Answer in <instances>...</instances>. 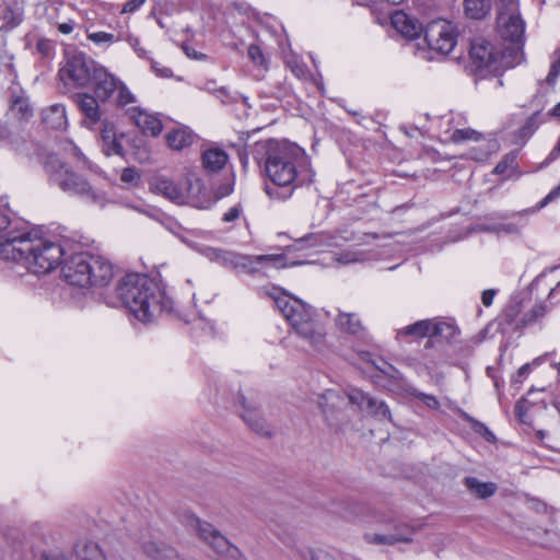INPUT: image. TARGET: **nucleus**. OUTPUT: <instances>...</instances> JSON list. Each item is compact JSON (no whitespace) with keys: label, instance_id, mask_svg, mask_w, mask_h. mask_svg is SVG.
<instances>
[{"label":"nucleus","instance_id":"58836bf2","mask_svg":"<svg viewBox=\"0 0 560 560\" xmlns=\"http://www.w3.org/2000/svg\"><path fill=\"white\" fill-rule=\"evenodd\" d=\"M347 397L349 402L357 406L360 410H364L368 405V400L372 398L359 388H349Z\"/></svg>","mask_w":560,"mask_h":560},{"label":"nucleus","instance_id":"1a4fd4ad","mask_svg":"<svg viewBox=\"0 0 560 560\" xmlns=\"http://www.w3.org/2000/svg\"><path fill=\"white\" fill-rule=\"evenodd\" d=\"M92 261L95 262V259L90 253H71L65 258L61 269L65 280L71 285L88 288L91 284Z\"/></svg>","mask_w":560,"mask_h":560},{"label":"nucleus","instance_id":"8fccbe9b","mask_svg":"<svg viewBox=\"0 0 560 560\" xmlns=\"http://www.w3.org/2000/svg\"><path fill=\"white\" fill-rule=\"evenodd\" d=\"M36 50L44 57H49L54 51V46L49 39L39 38L36 43Z\"/></svg>","mask_w":560,"mask_h":560},{"label":"nucleus","instance_id":"13d9d810","mask_svg":"<svg viewBox=\"0 0 560 560\" xmlns=\"http://www.w3.org/2000/svg\"><path fill=\"white\" fill-rule=\"evenodd\" d=\"M560 196V184L558 186H556L539 203H538V208H544L546 207L549 201L558 198Z\"/></svg>","mask_w":560,"mask_h":560},{"label":"nucleus","instance_id":"680f3d73","mask_svg":"<svg viewBox=\"0 0 560 560\" xmlns=\"http://www.w3.org/2000/svg\"><path fill=\"white\" fill-rule=\"evenodd\" d=\"M495 294H497V290H494V289L485 290L481 294L482 304L487 307L490 306L493 302Z\"/></svg>","mask_w":560,"mask_h":560},{"label":"nucleus","instance_id":"393cba45","mask_svg":"<svg viewBox=\"0 0 560 560\" xmlns=\"http://www.w3.org/2000/svg\"><path fill=\"white\" fill-rule=\"evenodd\" d=\"M202 166L210 173H218L229 161L228 153L219 148L207 149L201 156Z\"/></svg>","mask_w":560,"mask_h":560},{"label":"nucleus","instance_id":"ea45409f","mask_svg":"<svg viewBox=\"0 0 560 560\" xmlns=\"http://www.w3.org/2000/svg\"><path fill=\"white\" fill-rule=\"evenodd\" d=\"M538 127V113L528 116L518 129L517 133L521 139L529 138Z\"/></svg>","mask_w":560,"mask_h":560},{"label":"nucleus","instance_id":"f704fd0d","mask_svg":"<svg viewBox=\"0 0 560 560\" xmlns=\"http://www.w3.org/2000/svg\"><path fill=\"white\" fill-rule=\"evenodd\" d=\"M521 312L520 303H513L502 311L500 316L498 317V324L499 327L503 332L506 331V325H512L517 317L518 313Z\"/></svg>","mask_w":560,"mask_h":560},{"label":"nucleus","instance_id":"9d476101","mask_svg":"<svg viewBox=\"0 0 560 560\" xmlns=\"http://www.w3.org/2000/svg\"><path fill=\"white\" fill-rule=\"evenodd\" d=\"M231 267L235 270H241L245 273L253 275L259 271V267L265 264H272L277 267H293L305 264L303 260H294L287 261V256L284 254H276V255H243V254H233Z\"/></svg>","mask_w":560,"mask_h":560},{"label":"nucleus","instance_id":"ddd939ff","mask_svg":"<svg viewBox=\"0 0 560 560\" xmlns=\"http://www.w3.org/2000/svg\"><path fill=\"white\" fill-rule=\"evenodd\" d=\"M196 526L199 537L208 542L218 553H226L234 560H246L240 549L233 546L211 524L197 520Z\"/></svg>","mask_w":560,"mask_h":560},{"label":"nucleus","instance_id":"37998d69","mask_svg":"<svg viewBox=\"0 0 560 560\" xmlns=\"http://www.w3.org/2000/svg\"><path fill=\"white\" fill-rule=\"evenodd\" d=\"M89 39H91L95 44H112L118 40V37H116L112 33L106 32H95L89 34Z\"/></svg>","mask_w":560,"mask_h":560},{"label":"nucleus","instance_id":"338daca9","mask_svg":"<svg viewBox=\"0 0 560 560\" xmlns=\"http://www.w3.org/2000/svg\"><path fill=\"white\" fill-rule=\"evenodd\" d=\"M57 27L60 33L68 35L70 33H72V31L74 28V23L72 21L63 22V23L58 24Z\"/></svg>","mask_w":560,"mask_h":560},{"label":"nucleus","instance_id":"e433bc0d","mask_svg":"<svg viewBox=\"0 0 560 560\" xmlns=\"http://www.w3.org/2000/svg\"><path fill=\"white\" fill-rule=\"evenodd\" d=\"M548 306L544 303L534 305L533 308L521 319V326H527L540 320L548 313Z\"/></svg>","mask_w":560,"mask_h":560},{"label":"nucleus","instance_id":"2f4dec72","mask_svg":"<svg viewBox=\"0 0 560 560\" xmlns=\"http://www.w3.org/2000/svg\"><path fill=\"white\" fill-rule=\"evenodd\" d=\"M517 168V151L506 153L501 161L495 165L493 173L511 177Z\"/></svg>","mask_w":560,"mask_h":560},{"label":"nucleus","instance_id":"052dcab7","mask_svg":"<svg viewBox=\"0 0 560 560\" xmlns=\"http://www.w3.org/2000/svg\"><path fill=\"white\" fill-rule=\"evenodd\" d=\"M145 0H128L122 7V13H132L140 8Z\"/></svg>","mask_w":560,"mask_h":560},{"label":"nucleus","instance_id":"09e8293b","mask_svg":"<svg viewBox=\"0 0 560 560\" xmlns=\"http://www.w3.org/2000/svg\"><path fill=\"white\" fill-rule=\"evenodd\" d=\"M559 77H560V56L551 62L550 70L546 77L547 84L553 85Z\"/></svg>","mask_w":560,"mask_h":560},{"label":"nucleus","instance_id":"9b49d317","mask_svg":"<svg viewBox=\"0 0 560 560\" xmlns=\"http://www.w3.org/2000/svg\"><path fill=\"white\" fill-rule=\"evenodd\" d=\"M498 27L501 37L514 44H522L525 33V22L521 18L518 7L501 9L498 16Z\"/></svg>","mask_w":560,"mask_h":560},{"label":"nucleus","instance_id":"774afa93","mask_svg":"<svg viewBox=\"0 0 560 560\" xmlns=\"http://www.w3.org/2000/svg\"><path fill=\"white\" fill-rule=\"evenodd\" d=\"M130 44L133 47L135 51L138 54L139 57L144 58L147 55V51L139 46V39L138 38H130Z\"/></svg>","mask_w":560,"mask_h":560},{"label":"nucleus","instance_id":"473e14b6","mask_svg":"<svg viewBox=\"0 0 560 560\" xmlns=\"http://www.w3.org/2000/svg\"><path fill=\"white\" fill-rule=\"evenodd\" d=\"M166 141L170 148L174 150H182L191 144L192 137L186 130L176 129L167 133Z\"/></svg>","mask_w":560,"mask_h":560},{"label":"nucleus","instance_id":"4be33fe9","mask_svg":"<svg viewBox=\"0 0 560 560\" xmlns=\"http://www.w3.org/2000/svg\"><path fill=\"white\" fill-rule=\"evenodd\" d=\"M95 262L92 261L91 284L89 287H105L114 277L113 265L101 256L94 255Z\"/></svg>","mask_w":560,"mask_h":560},{"label":"nucleus","instance_id":"20e7f679","mask_svg":"<svg viewBox=\"0 0 560 560\" xmlns=\"http://www.w3.org/2000/svg\"><path fill=\"white\" fill-rule=\"evenodd\" d=\"M275 305L290 323L296 335L306 340L311 347L317 351L325 347V329L314 320V311L310 305L285 294L277 296Z\"/></svg>","mask_w":560,"mask_h":560},{"label":"nucleus","instance_id":"2eb2a0df","mask_svg":"<svg viewBox=\"0 0 560 560\" xmlns=\"http://www.w3.org/2000/svg\"><path fill=\"white\" fill-rule=\"evenodd\" d=\"M120 80L100 65L90 84L93 85L94 96L102 102L108 101L119 88Z\"/></svg>","mask_w":560,"mask_h":560},{"label":"nucleus","instance_id":"4c0bfd02","mask_svg":"<svg viewBox=\"0 0 560 560\" xmlns=\"http://www.w3.org/2000/svg\"><path fill=\"white\" fill-rule=\"evenodd\" d=\"M481 138L482 135L471 128L456 129L451 136L452 141L455 143H460L467 140L479 141Z\"/></svg>","mask_w":560,"mask_h":560},{"label":"nucleus","instance_id":"c9c22d12","mask_svg":"<svg viewBox=\"0 0 560 560\" xmlns=\"http://www.w3.org/2000/svg\"><path fill=\"white\" fill-rule=\"evenodd\" d=\"M247 56L255 67H257L264 71L268 70V68H269L268 60L259 45L250 44L247 48Z\"/></svg>","mask_w":560,"mask_h":560},{"label":"nucleus","instance_id":"3c124183","mask_svg":"<svg viewBox=\"0 0 560 560\" xmlns=\"http://www.w3.org/2000/svg\"><path fill=\"white\" fill-rule=\"evenodd\" d=\"M11 224H12V220L5 214V212H0V234L3 233L1 235L2 241H0V243L4 242L7 233L10 232L9 228L11 226ZM11 231H21V230L20 229H11Z\"/></svg>","mask_w":560,"mask_h":560},{"label":"nucleus","instance_id":"603ef678","mask_svg":"<svg viewBox=\"0 0 560 560\" xmlns=\"http://www.w3.org/2000/svg\"><path fill=\"white\" fill-rule=\"evenodd\" d=\"M314 236H315L314 234H307L305 236H302V237L298 238L293 245L287 246L285 250L288 253L301 250V249L305 248V244L308 243L311 240H313Z\"/></svg>","mask_w":560,"mask_h":560},{"label":"nucleus","instance_id":"e2e57ef3","mask_svg":"<svg viewBox=\"0 0 560 560\" xmlns=\"http://www.w3.org/2000/svg\"><path fill=\"white\" fill-rule=\"evenodd\" d=\"M532 370V365L529 363H526L522 365L516 373V377L514 378V382H522L524 377L528 375V373Z\"/></svg>","mask_w":560,"mask_h":560},{"label":"nucleus","instance_id":"4d7b16f0","mask_svg":"<svg viewBox=\"0 0 560 560\" xmlns=\"http://www.w3.org/2000/svg\"><path fill=\"white\" fill-rule=\"evenodd\" d=\"M151 68L156 73V75L162 78H170L172 77V70L166 67H160L159 62L151 61Z\"/></svg>","mask_w":560,"mask_h":560},{"label":"nucleus","instance_id":"dca6fc26","mask_svg":"<svg viewBox=\"0 0 560 560\" xmlns=\"http://www.w3.org/2000/svg\"><path fill=\"white\" fill-rule=\"evenodd\" d=\"M126 116L140 129L144 135L156 137L163 129L162 121L154 115L149 114L138 106L126 109Z\"/></svg>","mask_w":560,"mask_h":560},{"label":"nucleus","instance_id":"de8ad7c7","mask_svg":"<svg viewBox=\"0 0 560 560\" xmlns=\"http://www.w3.org/2000/svg\"><path fill=\"white\" fill-rule=\"evenodd\" d=\"M527 402H528V399L524 398L523 400L516 402L515 409H514L515 416L524 424L529 423V418L527 416V407H526Z\"/></svg>","mask_w":560,"mask_h":560},{"label":"nucleus","instance_id":"bb28decb","mask_svg":"<svg viewBox=\"0 0 560 560\" xmlns=\"http://www.w3.org/2000/svg\"><path fill=\"white\" fill-rule=\"evenodd\" d=\"M459 332L453 323L431 319V342L434 340L450 342Z\"/></svg>","mask_w":560,"mask_h":560},{"label":"nucleus","instance_id":"a19ab883","mask_svg":"<svg viewBox=\"0 0 560 560\" xmlns=\"http://www.w3.org/2000/svg\"><path fill=\"white\" fill-rule=\"evenodd\" d=\"M11 109L20 114L21 118L27 119L32 116V108L28 104V101L23 96L13 97Z\"/></svg>","mask_w":560,"mask_h":560},{"label":"nucleus","instance_id":"412c9836","mask_svg":"<svg viewBox=\"0 0 560 560\" xmlns=\"http://www.w3.org/2000/svg\"><path fill=\"white\" fill-rule=\"evenodd\" d=\"M405 533L366 534L365 540L373 545H395L397 542H411L413 534L420 528L411 525H402Z\"/></svg>","mask_w":560,"mask_h":560},{"label":"nucleus","instance_id":"7c9ffc66","mask_svg":"<svg viewBox=\"0 0 560 560\" xmlns=\"http://www.w3.org/2000/svg\"><path fill=\"white\" fill-rule=\"evenodd\" d=\"M465 13L474 20L483 19L491 9L489 0H464Z\"/></svg>","mask_w":560,"mask_h":560},{"label":"nucleus","instance_id":"cd10ccee","mask_svg":"<svg viewBox=\"0 0 560 560\" xmlns=\"http://www.w3.org/2000/svg\"><path fill=\"white\" fill-rule=\"evenodd\" d=\"M466 488L476 494L479 499H487L497 492V485L494 482H481L476 477H466L464 479Z\"/></svg>","mask_w":560,"mask_h":560},{"label":"nucleus","instance_id":"864d4df0","mask_svg":"<svg viewBox=\"0 0 560 560\" xmlns=\"http://www.w3.org/2000/svg\"><path fill=\"white\" fill-rule=\"evenodd\" d=\"M416 397L423 401L425 406H428L431 409H439L440 402L438 398L433 395L424 394V393H417Z\"/></svg>","mask_w":560,"mask_h":560},{"label":"nucleus","instance_id":"0e129e2a","mask_svg":"<svg viewBox=\"0 0 560 560\" xmlns=\"http://www.w3.org/2000/svg\"><path fill=\"white\" fill-rule=\"evenodd\" d=\"M73 152H74V155L79 159V160H82L83 162V165L91 170V171H94V165L83 155V153L81 152V150L78 148V147H74L73 148Z\"/></svg>","mask_w":560,"mask_h":560},{"label":"nucleus","instance_id":"69168bd1","mask_svg":"<svg viewBox=\"0 0 560 560\" xmlns=\"http://www.w3.org/2000/svg\"><path fill=\"white\" fill-rule=\"evenodd\" d=\"M312 560H336L331 555L325 550H316L312 553Z\"/></svg>","mask_w":560,"mask_h":560},{"label":"nucleus","instance_id":"f3484780","mask_svg":"<svg viewBox=\"0 0 560 560\" xmlns=\"http://www.w3.org/2000/svg\"><path fill=\"white\" fill-rule=\"evenodd\" d=\"M77 105L83 116L82 124L93 129L102 121V113L98 105V98L89 93H80L75 96Z\"/></svg>","mask_w":560,"mask_h":560},{"label":"nucleus","instance_id":"7ed1b4c3","mask_svg":"<svg viewBox=\"0 0 560 560\" xmlns=\"http://www.w3.org/2000/svg\"><path fill=\"white\" fill-rule=\"evenodd\" d=\"M121 305L138 320L150 323L167 307L164 292L144 275L128 273L116 287Z\"/></svg>","mask_w":560,"mask_h":560},{"label":"nucleus","instance_id":"5701e85b","mask_svg":"<svg viewBox=\"0 0 560 560\" xmlns=\"http://www.w3.org/2000/svg\"><path fill=\"white\" fill-rule=\"evenodd\" d=\"M151 189L177 206H185L186 197H184V190L173 180L164 177L156 178L155 182L151 185Z\"/></svg>","mask_w":560,"mask_h":560},{"label":"nucleus","instance_id":"6e6d98bb","mask_svg":"<svg viewBox=\"0 0 560 560\" xmlns=\"http://www.w3.org/2000/svg\"><path fill=\"white\" fill-rule=\"evenodd\" d=\"M233 191V183H224L220 185L213 196L215 200L222 199L223 197L229 196Z\"/></svg>","mask_w":560,"mask_h":560},{"label":"nucleus","instance_id":"4468645a","mask_svg":"<svg viewBox=\"0 0 560 560\" xmlns=\"http://www.w3.org/2000/svg\"><path fill=\"white\" fill-rule=\"evenodd\" d=\"M236 399L243 408L241 417L248 428L261 436L270 438L272 435L270 425L260 415L259 407L255 398L252 395L246 396L243 393H238Z\"/></svg>","mask_w":560,"mask_h":560},{"label":"nucleus","instance_id":"79ce46f5","mask_svg":"<svg viewBox=\"0 0 560 560\" xmlns=\"http://www.w3.org/2000/svg\"><path fill=\"white\" fill-rule=\"evenodd\" d=\"M116 91L118 92V95L116 98V105L118 107H125L128 104L136 102L135 95L129 91V89L126 86V84L122 81H120L119 88H117Z\"/></svg>","mask_w":560,"mask_h":560},{"label":"nucleus","instance_id":"6e6552de","mask_svg":"<svg viewBox=\"0 0 560 560\" xmlns=\"http://www.w3.org/2000/svg\"><path fill=\"white\" fill-rule=\"evenodd\" d=\"M457 37L456 26L446 20H434L424 28V40L428 47L442 56L448 55L455 48Z\"/></svg>","mask_w":560,"mask_h":560},{"label":"nucleus","instance_id":"72a5a7b5","mask_svg":"<svg viewBox=\"0 0 560 560\" xmlns=\"http://www.w3.org/2000/svg\"><path fill=\"white\" fill-rule=\"evenodd\" d=\"M364 410H366L370 416L378 420H392L390 410L383 400H377L372 397L368 400V405Z\"/></svg>","mask_w":560,"mask_h":560},{"label":"nucleus","instance_id":"6ab92c4d","mask_svg":"<svg viewBox=\"0 0 560 560\" xmlns=\"http://www.w3.org/2000/svg\"><path fill=\"white\" fill-rule=\"evenodd\" d=\"M390 21L393 27L406 38L415 39L422 33L424 34L425 27H423V24L402 11H396L392 15Z\"/></svg>","mask_w":560,"mask_h":560},{"label":"nucleus","instance_id":"f03ea898","mask_svg":"<svg viewBox=\"0 0 560 560\" xmlns=\"http://www.w3.org/2000/svg\"><path fill=\"white\" fill-rule=\"evenodd\" d=\"M68 256L66 243L54 242L30 231H10L0 243V258L30 264L34 273H47Z\"/></svg>","mask_w":560,"mask_h":560},{"label":"nucleus","instance_id":"49530a36","mask_svg":"<svg viewBox=\"0 0 560 560\" xmlns=\"http://www.w3.org/2000/svg\"><path fill=\"white\" fill-rule=\"evenodd\" d=\"M102 553L98 546L94 542H88L84 546V549L80 551V556L84 558L85 560H96L97 556Z\"/></svg>","mask_w":560,"mask_h":560},{"label":"nucleus","instance_id":"aec40b11","mask_svg":"<svg viewBox=\"0 0 560 560\" xmlns=\"http://www.w3.org/2000/svg\"><path fill=\"white\" fill-rule=\"evenodd\" d=\"M184 197L186 202L185 206L194 208H206L203 200L206 196V188L203 182L195 174H187L185 178Z\"/></svg>","mask_w":560,"mask_h":560},{"label":"nucleus","instance_id":"a18cd8bd","mask_svg":"<svg viewBox=\"0 0 560 560\" xmlns=\"http://www.w3.org/2000/svg\"><path fill=\"white\" fill-rule=\"evenodd\" d=\"M120 180L129 185H137L140 180V175L136 168L127 167L122 170Z\"/></svg>","mask_w":560,"mask_h":560},{"label":"nucleus","instance_id":"5fc2aeb1","mask_svg":"<svg viewBox=\"0 0 560 560\" xmlns=\"http://www.w3.org/2000/svg\"><path fill=\"white\" fill-rule=\"evenodd\" d=\"M474 429L477 433L481 434L488 442H493L495 440L494 434L489 430V428L479 422L475 421Z\"/></svg>","mask_w":560,"mask_h":560},{"label":"nucleus","instance_id":"f257e3e1","mask_svg":"<svg viewBox=\"0 0 560 560\" xmlns=\"http://www.w3.org/2000/svg\"><path fill=\"white\" fill-rule=\"evenodd\" d=\"M253 156L258 164L264 163L265 174L275 185L266 186L272 199H288L299 185L300 170L308 163L301 147L276 139L256 142Z\"/></svg>","mask_w":560,"mask_h":560},{"label":"nucleus","instance_id":"a211bd4d","mask_svg":"<svg viewBox=\"0 0 560 560\" xmlns=\"http://www.w3.org/2000/svg\"><path fill=\"white\" fill-rule=\"evenodd\" d=\"M102 127L100 131V139L102 143V151L105 155L112 154L124 155V147L120 139L124 137L122 133L118 135L115 124L107 119L101 121Z\"/></svg>","mask_w":560,"mask_h":560},{"label":"nucleus","instance_id":"b1692460","mask_svg":"<svg viewBox=\"0 0 560 560\" xmlns=\"http://www.w3.org/2000/svg\"><path fill=\"white\" fill-rule=\"evenodd\" d=\"M43 122L47 128L62 130L66 128L68 120L66 108L61 104H54L42 112Z\"/></svg>","mask_w":560,"mask_h":560},{"label":"nucleus","instance_id":"a878e982","mask_svg":"<svg viewBox=\"0 0 560 560\" xmlns=\"http://www.w3.org/2000/svg\"><path fill=\"white\" fill-rule=\"evenodd\" d=\"M335 323L339 330L350 335H359L364 330V327L357 313L338 311Z\"/></svg>","mask_w":560,"mask_h":560},{"label":"nucleus","instance_id":"f8f14e48","mask_svg":"<svg viewBox=\"0 0 560 560\" xmlns=\"http://www.w3.org/2000/svg\"><path fill=\"white\" fill-rule=\"evenodd\" d=\"M469 55L475 71L480 75H483V72L497 71L501 65L492 45L483 38H475L471 42Z\"/></svg>","mask_w":560,"mask_h":560},{"label":"nucleus","instance_id":"c85d7f7f","mask_svg":"<svg viewBox=\"0 0 560 560\" xmlns=\"http://www.w3.org/2000/svg\"><path fill=\"white\" fill-rule=\"evenodd\" d=\"M415 336L416 338L428 337L425 348L431 347V319L418 320L398 331V336Z\"/></svg>","mask_w":560,"mask_h":560},{"label":"nucleus","instance_id":"bf43d9fd","mask_svg":"<svg viewBox=\"0 0 560 560\" xmlns=\"http://www.w3.org/2000/svg\"><path fill=\"white\" fill-rule=\"evenodd\" d=\"M560 196V184L558 186H556L539 203H538V208H544L546 207L549 201L558 198Z\"/></svg>","mask_w":560,"mask_h":560},{"label":"nucleus","instance_id":"0eeeda50","mask_svg":"<svg viewBox=\"0 0 560 560\" xmlns=\"http://www.w3.org/2000/svg\"><path fill=\"white\" fill-rule=\"evenodd\" d=\"M98 67L100 65L83 51L69 50L65 54L59 78L65 84L84 88L91 83Z\"/></svg>","mask_w":560,"mask_h":560},{"label":"nucleus","instance_id":"c03bdc74","mask_svg":"<svg viewBox=\"0 0 560 560\" xmlns=\"http://www.w3.org/2000/svg\"><path fill=\"white\" fill-rule=\"evenodd\" d=\"M377 522L385 524V525H393L394 532L393 533H405L402 525H407L406 523L401 521H397L393 516H386L385 514H380L377 516Z\"/></svg>","mask_w":560,"mask_h":560},{"label":"nucleus","instance_id":"39448f33","mask_svg":"<svg viewBox=\"0 0 560 560\" xmlns=\"http://www.w3.org/2000/svg\"><path fill=\"white\" fill-rule=\"evenodd\" d=\"M44 170L49 184L57 186L63 192L79 196L94 201L97 206H105V196L96 191L81 174L62 161L57 154H48L44 162Z\"/></svg>","mask_w":560,"mask_h":560},{"label":"nucleus","instance_id":"423d86ee","mask_svg":"<svg viewBox=\"0 0 560 560\" xmlns=\"http://www.w3.org/2000/svg\"><path fill=\"white\" fill-rule=\"evenodd\" d=\"M150 218L161 223L167 231L179 237L183 242L188 244L192 249L201 254L203 257L209 259L212 262H217L223 267L230 268L234 252L200 245L195 242L188 241L184 233H195L194 230H190L184 226L178 220L174 219L167 212H148Z\"/></svg>","mask_w":560,"mask_h":560},{"label":"nucleus","instance_id":"c756f323","mask_svg":"<svg viewBox=\"0 0 560 560\" xmlns=\"http://www.w3.org/2000/svg\"><path fill=\"white\" fill-rule=\"evenodd\" d=\"M0 18L5 22L7 26L14 28L23 22L24 9L18 1L11 2L2 10Z\"/></svg>","mask_w":560,"mask_h":560}]
</instances>
